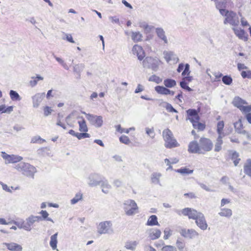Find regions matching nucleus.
Segmentation results:
<instances>
[{
	"label": "nucleus",
	"mask_w": 251,
	"mask_h": 251,
	"mask_svg": "<svg viewBox=\"0 0 251 251\" xmlns=\"http://www.w3.org/2000/svg\"><path fill=\"white\" fill-rule=\"evenodd\" d=\"M14 168L24 175L31 178L34 177V174L37 171L35 167L24 162H21L15 165Z\"/></svg>",
	"instance_id": "obj_1"
},
{
	"label": "nucleus",
	"mask_w": 251,
	"mask_h": 251,
	"mask_svg": "<svg viewBox=\"0 0 251 251\" xmlns=\"http://www.w3.org/2000/svg\"><path fill=\"white\" fill-rule=\"evenodd\" d=\"M124 209L127 216H132L138 212V207L136 202L132 200H127L124 203Z\"/></svg>",
	"instance_id": "obj_2"
},
{
	"label": "nucleus",
	"mask_w": 251,
	"mask_h": 251,
	"mask_svg": "<svg viewBox=\"0 0 251 251\" xmlns=\"http://www.w3.org/2000/svg\"><path fill=\"white\" fill-rule=\"evenodd\" d=\"M163 136L165 142V146L166 148H172L178 145L176 140L174 138L172 132L169 129L163 130Z\"/></svg>",
	"instance_id": "obj_3"
},
{
	"label": "nucleus",
	"mask_w": 251,
	"mask_h": 251,
	"mask_svg": "<svg viewBox=\"0 0 251 251\" xmlns=\"http://www.w3.org/2000/svg\"><path fill=\"white\" fill-rule=\"evenodd\" d=\"M160 61L156 57H147L143 61L144 68H150L154 71L158 70Z\"/></svg>",
	"instance_id": "obj_4"
},
{
	"label": "nucleus",
	"mask_w": 251,
	"mask_h": 251,
	"mask_svg": "<svg viewBox=\"0 0 251 251\" xmlns=\"http://www.w3.org/2000/svg\"><path fill=\"white\" fill-rule=\"evenodd\" d=\"M112 224L110 221L100 223L97 226V231L100 234H111L113 232Z\"/></svg>",
	"instance_id": "obj_5"
},
{
	"label": "nucleus",
	"mask_w": 251,
	"mask_h": 251,
	"mask_svg": "<svg viewBox=\"0 0 251 251\" xmlns=\"http://www.w3.org/2000/svg\"><path fill=\"white\" fill-rule=\"evenodd\" d=\"M86 116V118L89 123L96 127H100L103 125V119L101 116H98L85 112H82Z\"/></svg>",
	"instance_id": "obj_6"
},
{
	"label": "nucleus",
	"mask_w": 251,
	"mask_h": 251,
	"mask_svg": "<svg viewBox=\"0 0 251 251\" xmlns=\"http://www.w3.org/2000/svg\"><path fill=\"white\" fill-rule=\"evenodd\" d=\"M1 156L4 160V163L6 164L16 163L23 160V157L21 156L15 154L9 155L4 151L1 152Z\"/></svg>",
	"instance_id": "obj_7"
},
{
	"label": "nucleus",
	"mask_w": 251,
	"mask_h": 251,
	"mask_svg": "<svg viewBox=\"0 0 251 251\" xmlns=\"http://www.w3.org/2000/svg\"><path fill=\"white\" fill-rule=\"evenodd\" d=\"M224 23L225 24H229L235 27L239 24V18L235 13L230 11L225 18Z\"/></svg>",
	"instance_id": "obj_8"
},
{
	"label": "nucleus",
	"mask_w": 251,
	"mask_h": 251,
	"mask_svg": "<svg viewBox=\"0 0 251 251\" xmlns=\"http://www.w3.org/2000/svg\"><path fill=\"white\" fill-rule=\"evenodd\" d=\"M200 147L202 151H204V153L206 151H210L213 148V143L212 141L206 138H201L200 140Z\"/></svg>",
	"instance_id": "obj_9"
},
{
	"label": "nucleus",
	"mask_w": 251,
	"mask_h": 251,
	"mask_svg": "<svg viewBox=\"0 0 251 251\" xmlns=\"http://www.w3.org/2000/svg\"><path fill=\"white\" fill-rule=\"evenodd\" d=\"M179 233L184 238L189 239H193L199 235L198 232L193 229L182 228L180 230Z\"/></svg>",
	"instance_id": "obj_10"
},
{
	"label": "nucleus",
	"mask_w": 251,
	"mask_h": 251,
	"mask_svg": "<svg viewBox=\"0 0 251 251\" xmlns=\"http://www.w3.org/2000/svg\"><path fill=\"white\" fill-rule=\"evenodd\" d=\"M101 179L97 174H92L88 177V184L90 187H95L100 185Z\"/></svg>",
	"instance_id": "obj_11"
},
{
	"label": "nucleus",
	"mask_w": 251,
	"mask_h": 251,
	"mask_svg": "<svg viewBox=\"0 0 251 251\" xmlns=\"http://www.w3.org/2000/svg\"><path fill=\"white\" fill-rule=\"evenodd\" d=\"M197 225L203 230L207 229L208 225L205 220L204 215L201 213L199 214L198 217L195 220Z\"/></svg>",
	"instance_id": "obj_12"
},
{
	"label": "nucleus",
	"mask_w": 251,
	"mask_h": 251,
	"mask_svg": "<svg viewBox=\"0 0 251 251\" xmlns=\"http://www.w3.org/2000/svg\"><path fill=\"white\" fill-rule=\"evenodd\" d=\"M188 151L189 152L193 153L204 154V151H202L200 145L196 141H192L189 143Z\"/></svg>",
	"instance_id": "obj_13"
},
{
	"label": "nucleus",
	"mask_w": 251,
	"mask_h": 251,
	"mask_svg": "<svg viewBox=\"0 0 251 251\" xmlns=\"http://www.w3.org/2000/svg\"><path fill=\"white\" fill-rule=\"evenodd\" d=\"M163 56L166 61L169 63L171 61L178 62L179 59L174 52L172 51L164 50L163 52Z\"/></svg>",
	"instance_id": "obj_14"
},
{
	"label": "nucleus",
	"mask_w": 251,
	"mask_h": 251,
	"mask_svg": "<svg viewBox=\"0 0 251 251\" xmlns=\"http://www.w3.org/2000/svg\"><path fill=\"white\" fill-rule=\"evenodd\" d=\"M201 212H198L195 209L190 208H185L182 210V213L185 216H188L189 219L196 220L199 214Z\"/></svg>",
	"instance_id": "obj_15"
},
{
	"label": "nucleus",
	"mask_w": 251,
	"mask_h": 251,
	"mask_svg": "<svg viewBox=\"0 0 251 251\" xmlns=\"http://www.w3.org/2000/svg\"><path fill=\"white\" fill-rule=\"evenodd\" d=\"M232 29L234 31V34L239 39L244 41H247L248 40V34L245 33L243 29L236 26L233 27Z\"/></svg>",
	"instance_id": "obj_16"
},
{
	"label": "nucleus",
	"mask_w": 251,
	"mask_h": 251,
	"mask_svg": "<svg viewBox=\"0 0 251 251\" xmlns=\"http://www.w3.org/2000/svg\"><path fill=\"white\" fill-rule=\"evenodd\" d=\"M132 52L134 55L138 57V59L140 60H142L145 57V53L142 47L138 45H135L133 47Z\"/></svg>",
	"instance_id": "obj_17"
},
{
	"label": "nucleus",
	"mask_w": 251,
	"mask_h": 251,
	"mask_svg": "<svg viewBox=\"0 0 251 251\" xmlns=\"http://www.w3.org/2000/svg\"><path fill=\"white\" fill-rule=\"evenodd\" d=\"M45 95V93H37L32 97L33 107L37 108L39 106Z\"/></svg>",
	"instance_id": "obj_18"
},
{
	"label": "nucleus",
	"mask_w": 251,
	"mask_h": 251,
	"mask_svg": "<svg viewBox=\"0 0 251 251\" xmlns=\"http://www.w3.org/2000/svg\"><path fill=\"white\" fill-rule=\"evenodd\" d=\"M154 89L157 93L161 95L173 96L175 94L174 91L169 90L166 86H157L155 87Z\"/></svg>",
	"instance_id": "obj_19"
},
{
	"label": "nucleus",
	"mask_w": 251,
	"mask_h": 251,
	"mask_svg": "<svg viewBox=\"0 0 251 251\" xmlns=\"http://www.w3.org/2000/svg\"><path fill=\"white\" fill-rule=\"evenodd\" d=\"M3 245L5 246L7 248L11 251H22V247L14 242L3 243Z\"/></svg>",
	"instance_id": "obj_20"
},
{
	"label": "nucleus",
	"mask_w": 251,
	"mask_h": 251,
	"mask_svg": "<svg viewBox=\"0 0 251 251\" xmlns=\"http://www.w3.org/2000/svg\"><path fill=\"white\" fill-rule=\"evenodd\" d=\"M155 33L157 37L162 41H163L164 43L167 44L168 43V40L167 36L165 34V32L162 28L157 27L155 29Z\"/></svg>",
	"instance_id": "obj_21"
},
{
	"label": "nucleus",
	"mask_w": 251,
	"mask_h": 251,
	"mask_svg": "<svg viewBox=\"0 0 251 251\" xmlns=\"http://www.w3.org/2000/svg\"><path fill=\"white\" fill-rule=\"evenodd\" d=\"M234 125L235 131L238 133L246 135L248 137L249 136V133L246 130L243 129V125L241 119H239L237 122H235L234 124Z\"/></svg>",
	"instance_id": "obj_22"
},
{
	"label": "nucleus",
	"mask_w": 251,
	"mask_h": 251,
	"mask_svg": "<svg viewBox=\"0 0 251 251\" xmlns=\"http://www.w3.org/2000/svg\"><path fill=\"white\" fill-rule=\"evenodd\" d=\"M149 237L152 240L159 238L161 235V231L156 228H151L149 230Z\"/></svg>",
	"instance_id": "obj_23"
},
{
	"label": "nucleus",
	"mask_w": 251,
	"mask_h": 251,
	"mask_svg": "<svg viewBox=\"0 0 251 251\" xmlns=\"http://www.w3.org/2000/svg\"><path fill=\"white\" fill-rule=\"evenodd\" d=\"M218 214L221 216L229 218L232 215V211L231 209L227 208H221Z\"/></svg>",
	"instance_id": "obj_24"
},
{
	"label": "nucleus",
	"mask_w": 251,
	"mask_h": 251,
	"mask_svg": "<svg viewBox=\"0 0 251 251\" xmlns=\"http://www.w3.org/2000/svg\"><path fill=\"white\" fill-rule=\"evenodd\" d=\"M100 185L101 186L102 192L105 194H108L111 189V186L109 184L107 180L102 179Z\"/></svg>",
	"instance_id": "obj_25"
},
{
	"label": "nucleus",
	"mask_w": 251,
	"mask_h": 251,
	"mask_svg": "<svg viewBox=\"0 0 251 251\" xmlns=\"http://www.w3.org/2000/svg\"><path fill=\"white\" fill-rule=\"evenodd\" d=\"M225 136V135H218V136L216 139V141L215 144V149L214 151H219L222 149V145L223 143V141L222 138Z\"/></svg>",
	"instance_id": "obj_26"
},
{
	"label": "nucleus",
	"mask_w": 251,
	"mask_h": 251,
	"mask_svg": "<svg viewBox=\"0 0 251 251\" xmlns=\"http://www.w3.org/2000/svg\"><path fill=\"white\" fill-rule=\"evenodd\" d=\"M44 77L40 75H36V76L31 77V80L29 81V85L31 87H35L39 80H43Z\"/></svg>",
	"instance_id": "obj_27"
},
{
	"label": "nucleus",
	"mask_w": 251,
	"mask_h": 251,
	"mask_svg": "<svg viewBox=\"0 0 251 251\" xmlns=\"http://www.w3.org/2000/svg\"><path fill=\"white\" fill-rule=\"evenodd\" d=\"M80 120L78 121L79 125V130L81 132H86L88 131V127L85 121L82 117L79 118Z\"/></svg>",
	"instance_id": "obj_28"
},
{
	"label": "nucleus",
	"mask_w": 251,
	"mask_h": 251,
	"mask_svg": "<svg viewBox=\"0 0 251 251\" xmlns=\"http://www.w3.org/2000/svg\"><path fill=\"white\" fill-rule=\"evenodd\" d=\"M232 103L235 106L240 109L243 104H246L247 102L245 100H242L240 97H236L234 98Z\"/></svg>",
	"instance_id": "obj_29"
},
{
	"label": "nucleus",
	"mask_w": 251,
	"mask_h": 251,
	"mask_svg": "<svg viewBox=\"0 0 251 251\" xmlns=\"http://www.w3.org/2000/svg\"><path fill=\"white\" fill-rule=\"evenodd\" d=\"M57 235L58 233H56L52 235L50 237V245L52 250H56L57 248Z\"/></svg>",
	"instance_id": "obj_30"
},
{
	"label": "nucleus",
	"mask_w": 251,
	"mask_h": 251,
	"mask_svg": "<svg viewBox=\"0 0 251 251\" xmlns=\"http://www.w3.org/2000/svg\"><path fill=\"white\" fill-rule=\"evenodd\" d=\"M147 225L150 226H158L159 223L157 221V217L155 215L151 216L148 220Z\"/></svg>",
	"instance_id": "obj_31"
},
{
	"label": "nucleus",
	"mask_w": 251,
	"mask_h": 251,
	"mask_svg": "<svg viewBox=\"0 0 251 251\" xmlns=\"http://www.w3.org/2000/svg\"><path fill=\"white\" fill-rule=\"evenodd\" d=\"M85 65L83 63L75 64L73 67L74 72L80 76V73L83 70Z\"/></svg>",
	"instance_id": "obj_32"
},
{
	"label": "nucleus",
	"mask_w": 251,
	"mask_h": 251,
	"mask_svg": "<svg viewBox=\"0 0 251 251\" xmlns=\"http://www.w3.org/2000/svg\"><path fill=\"white\" fill-rule=\"evenodd\" d=\"M163 84L167 88H172L176 86V82L173 79L167 78L164 80Z\"/></svg>",
	"instance_id": "obj_33"
},
{
	"label": "nucleus",
	"mask_w": 251,
	"mask_h": 251,
	"mask_svg": "<svg viewBox=\"0 0 251 251\" xmlns=\"http://www.w3.org/2000/svg\"><path fill=\"white\" fill-rule=\"evenodd\" d=\"M142 34L140 32H132L131 38L134 42H138L142 40Z\"/></svg>",
	"instance_id": "obj_34"
},
{
	"label": "nucleus",
	"mask_w": 251,
	"mask_h": 251,
	"mask_svg": "<svg viewBox=\"0 0 251 251\" xmlns=\"http://www.w3.org/2000/svg\"><path fill=\"white\" fill-rule=\"evenodd\" d=\"M161 174L159 173H154L151 175V179L152 183L160 184V178Z\"/></svg>",
	"instance_id": "obj_35"
},
{
	"label": "nucleus",
	"mask_w": 251,
	"mask_h": 251,
	"mask_svg": "<svg viewBox=\"0 0 251 251\" xmlns=\"http://www.w3.org/2000/svg\"><path fill=\"white\" fill-rule=\"evenodd\" d=\"M224 122L223 121H219L217 124V132L218 135H225L223 132V128L224 127Z\"/></svg>",
	"instance_id": "obj_36"
},
{
	"label": "nucleus",
	"mask_w": 251,
	"mask_h": 251,
	"mask_svg": "<svg viewBox=\"0 0 251 251\" xmlns=\"http://www.w3.org/2000/svg\"><path fill=\"white\" fill-rule=\"evenodd\" d=\"M39 214L42 216V217H40L41 218V220H46L47 221L51 222L52 223H54L53 220L51 218L48 217L49 214L47 211L42 210L39 212Z\"/></svg>",
	"instance_id": "obj_37"
},
{
	"label": "nucleus",
	"mask_w": 251,
	"mask_h": 251,
	"mask_svg": "<svg viewBox=\"0 0 251 251\" xmlns=\"http://www.w3.org/2000/svg\"><path fill=\"white\" fill-rule=\"evenodd\" d=\"M41 220V218L40 216L31 215L26 219V221H28V224L31 226L35 222L40 221Z\"/></svg>",
	"instance_id": "obj_38"
},
{
	"label": "nucleus",
	"mask_w": 251,
	"mask_h": 251,
	"mask_svg": "<svg viewBox=\"0 0 251 251\" xmlns=\"http://www.w3.org/2000/svg\"><path fill=\"white\" fill-rule=\"evenodd\" d=\"M138 242L136 241H128L126 242L125 244V248L128 250H133L135 249Z\"/></svg>",
	"instance_id": "obj_39"
},
{
	"label": "nucleus",
	"mask_w": 251,
	"mask_h": 251,
	"mask_svg": "<svg viewBox=\"0 0 251 251\" xmlns=\"http://www.w3.org/2000/svg\"><path fill=\"white\" fill-rule=\"evenodd\" d=\"M9 95L11 99L12 100H20L21 98L20 97L19 94L14 90H10L9 92Z\"/></svg>",
	"instance_id": "obj_40"
},
{
	"label": "nucleus",
	"mask_w": 251,
	"mask_h": 251,
	"mask_svg": "<svg viewBox=\"0 0 251 251\" xmlns=\"http://www.w3.org/2000/svg\"><path fill=\"white\" fill-rule=\"evenodd\" d=\"M176 171L177 173H180L182 175L191 174L193 173V170H189V169L186 168L177 169V170H176Z\"/></svg>",
	"instance_id": "obj_41"
},
{
	"label": "nucleus",
	"mask_w": 251,
	"mask_h": 251,
	"mask_svg": "<svg viewBox=\"0 0 251 251\" xmlns=\"http://www.w3.org/2000/svg\"><path fill=\"white\" fill-rule=\"evenodd\" d=\"M82 198V194L81 193H78L76 194L75 197L72 199L71 201L72 204H75L76 203L79 201L81 200Z\"/></svg>",
	"instance_id": "obj_42"
},
{
	"label": "nucleus",
	"mask_w": 251,
	"mask_h": 251,
	"mask_svg": "<svg viewBox=\"0 0 251 251\" xmlns=\"http://www.w3.org/2000/svg\"><path fill=\"white\" fill-rule=\"evenodd\" d=\"M140 26L143 28L147 33L150 32L153 28V26L149 25L145 23H141Z\"/></svg>",
	"instance_id": "obj_43"
},
{
	"label": "nucleus",
	"mask_w": 251,
	"mask_h": 251,
	"mask_svg": "<svg viewBox=\"0 0 251 251\" xmlns=\"http://www.w3.org/2000/svg\"><path fill=\"white\" fill-rule=\"evenodd\" d=\"M149 80L150 81L154 82L157 84H159L162 81V79L160 77L154 75L150 77Z\"/></svg>",
	"instance_id": "obj_44"
},
{
	"label": "nucleus",
	"mask_w": 251,
	"mask_h": 251,
	"mask_svg": "<svg viewBox=\"0 0 251 251\" xmlns=\"http://www.w3.org/2000/svg\"><path fill=\"white\" fill-rule=\"evenodd\" d=\"M176 245L177 249L179 251H181L184 248L185 244L182 240L178 239L176 242Z\"/></svg>",
	"instance_id": "obj_45"
},
{
	"label": "nucleus",
	"mask_w": 251,
	"mask_h": 251,
	"mask_svg": "<svg viewBox=\"0 0 251 251\" xmlns=\"http://www.w3.org/2000/svg\"><path fill=\"white\" fill-rule=\"evenodd\" d=\"M223 83L226 85H230L232 82V78L228 75L224 76L222 78Z\"/></svg>",
	"instance_id": "obj_46"
},
{
	"label": "nucleus",
	"mask_w": 251,
	"mask_h": 251,
	"mask_svg": "<svg viewBox=\"0 0 251 251\" xmlns=\"http://www.w3.org/2000/svg\"><path fill=\"white\" fill-rule=\"evenodd\" d=\"M187 120H189L191 123H192L193 126H194L195 123H198L200 120V117L199 115H196L192 117H188Z\"/></svg>",
	"instance_id": "obj_47"
},
{
	"label": "nucleus",
	"mask_w": 251,
	"mask_h": 251,
	"mask_svg": "<svg viewBox=\"0 0 251 251\" xmlns=\"http://www.w3.org/2000/svg\"><path fill=\"white\" fill-rule=\"evenodd\" d=\"M164 106L169 112L177 113V111L173 108L172 105L167 102H164Z\"/></svg>",
	"instance_id": "obj_48"
},
{
	"label": "nucleus",
	"mask_w": 251,
	"mask_h": 251,
	"mask_svg": "<svg viewBox=\"0 0 251 251\" xmlns=\"http://www.w3.org/2000/svg\"><path fill=\"white\" fill-rule=\"evenodd\" d=\"M164 237L165 240L168 239L172 235V231L169 228H166L164 230Z\"/></svg>",
	"instance_id": "obj_49"
},
{
	"label": "nucleus",
	"mask_w": 251,
	"mask_h": 251,
	"mask_svg": "<svg viewBox=\"0 0 251 251\" xmlns=\"http://www.w3.org/2000/svg\"><path fill=\"white\" fill-rule=\"evenodd\" d=\"M146 133L152 139L154 138L155 136V133L154 131L153 128H149L146 127Z\"/></svg>",
	"instance_id": "obj_50"
},
{
	"label": "nucleus",
	"mask_w": 251,
	"mask_h": 251,
	"mask_svg": "<svg viewBox=\"0 0 251 251\" xmlns=\"http://www.w3.org/2000/svg\"><path fill=\"white\" fill-rule=\"evenodd\" d=\"M54 57L56 60L60 64H61L65 69L67 70H69V67L67 66V64L64 61V60H63L62 59L57 56H55Z\"/></svg>",
	"instance_id": "obj_51"
},
{
	"label": "nucleus",
	"mask_w": 251,
	"mask_h": 251,
	"mask_svg": "<svg viewBox=\"0 0 251 251\" xmlns=\"http://www.w3.org/2000/svg\"><path fill=\"white\" fill-rule=\"evenodd\" d=\"M162 251H177L176 248L171 245H166L164 246L162 249Z\"/></svg>",
	"instance_id": "obj_52"
},
{
	"label": "nucleus",
	"mask_w": 251,
	"mask_h": 251,
	"mask_svg": "<svg viewBox=\"0 0 251 251\" xmlns=\"http://www.w3.org/2000/svg\"><path fill=\"white\" fill-rule=\"evenodd\" d=\"M120 141L121 142L126 145H128L130 142L129 138L125 135H122L121 136L120 138Z\"/></svg>",
	"instance_id": "obj_53"
},
{
	"label": "nucleus",
	"mask_w": 251,
	"mask_h": 251,
	"mask_svg": "<svg viewBox=\"0 0 251 251\" xmlns=\"http://www.w3.org/2000/svg\"><path fill=\"white\" fill-rule=\"evenodd\" d=\"M76 137L78 139H83V138H89V137H90V135L88 133H87L84 132V133L77 132V133H76Z\"/></svg>",
	"instance_id": "obj_54"
},
{
	"label": "nucleus",
	"mask_w": 251,
	"mask_h": 251,
	"mask_svg": "<svg viewBox=\"0 0 251 251\" xmlns=\"http://www.w3.org/2000/svg\"><path fill=\"white\" fill-rule=\"evenodd\" d=\"M190 66L188 64H186L184 68V71L182 73V75L184 76L185 75H189L190 71L189 70Z\"/></svg>",
	"instance_id": "obj_55"
},
{
	"label": "nucleus",
	"mask_w": 251,
	"mask_h": 251,
	"mask_svg": "<svg viewBox=\"0 0 251 251\" xmlns=\"http://www.w3.org/2000/svg\"><path fill=\"white\" fill-rule=\"evenodd\" d=\"M187 113L188 114V117H192L198 115L196 110L193 109H188L187 111Z\"/></svg>",
	"instance_id": "obj_56"
},
{
	"label": "nucleus",
	"mask_w": 251,
	"mask_h": 251,
	"mask_svg": "<svg viewBox=\"0 0 251 251\" xmlns=\"http://www.w3.org/2000/svg\"><path fill=\"white\" fill-rule=\"evenodd\" d=\"M240 110L245 113H249L251 111V104L249 106H242Z\"/></svg>",
	"instance_id": "obj_57"
},
{
	"label": "nucleus",
	"mask_w": 251,
	"mask_h": 251,
	"mask_svg": "<svg viewBox=\"0 0 251 251\" xmlns=\"http://www.w3.org/2000/svg\"><path fill=\"white\" fill-rule=\"evenodd\" d=\"M241 76L243 78H251V71H243L241 72Z\"/></svg>",
	"instance_id": "obj_58"
},
{
	"label": "nucleus",
	"mask_w": 251,
	"mask_h": 251,
	"mask_svg": "<svg viewBox=\"0 0 251 251\" xmlns=\"http://www.w3.org/2000/svg\"><path fill=\"white\" fill-rule=\"evenodd\" d=\"M180 85L182 88L186 89L188 91H191L192 90V89L187 85V82L185 81L182 80L180 82Z\"/></svg>",
	"instance_id": "obj_59"
},
{
	"label": "nucleus",
	"mask_w": 251,
	"mask_h": 251,
	"mask_svg": "<svg viewBox=\"0 0 251 251\" xmlns=\"http://www.w3.org/2000/svg\"><path fill=\"white\" fill-rule=\"evenodd\" d=\"M52 111V109L49 106H46L44 108V113L45 116H48L51 114Z\"/></svg>",
	"instance_id": "obj_60"
},
{
	"label": "nucleus",
	"mask_w": 251,
	"mask_h": 251,
	"mask_svg": "<svg viewBox=\"0 0 251 251\" xmlns=\"http://www.w3.org/2000/svg\"><path fill=\"white\" fill-rule=\"evenodd\" d=\"M195 125H194L193 127L196 129L197 128L200 130H202L205 128V126L203 124L199 123V122L198 123H195Z\"/></svg>",
	"instance_id": "obj_61"
},
{
	"label": "nucleus",
	"mask_w": 251,
	"mask_h": 251,
	"mask_svg": "<svg viewBox=\"0 0 251 251\" xmlns=\"http://www.w3.org/2000/svg\"><path fill=\"white\" fill-rule=\"evenodd\" d=\"M39 141H42V142H45V140L41 138L39 136H35L32 138L31 140V143H35L38 142Z\"/></svg>",
	"instance_id": "obj_62"
},
{
	"label": "nucleus",
	"mask_w": 251,
	"mask_h": 251,
	"mask_svg": "<svg viewBox=\"0 0 251 251\" xmlns=\"http://www.w3.org/2000/svg\"><path fill=\"white\" fill-rule=\"evenodd\" d=\"M230 202V200L228 199H222L221 201V207H224L226 204Z\"/></svg>",
	"instance_id": "obj_63"
},
{
	"label": "nucleus",
	"mask_w": 251,
	"mask_h": 251,
	"mask_svg": "<svg viewBox=\"0 0 251 251\" xmlns=\"http://www.w3.org/2000/svg\"><path fill=\"white\" fill-rule=\"evenodd\" d=\"M123 182L119 179H116L113 182V185L116 187H120L122 186Z\"/></svg>",
	"instance_id": "obj_64"
}]
</instances>
